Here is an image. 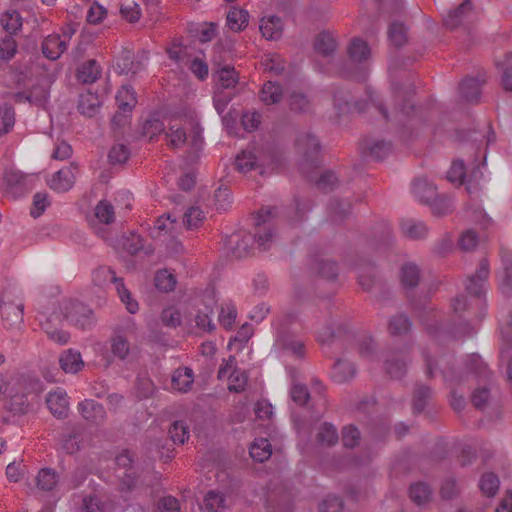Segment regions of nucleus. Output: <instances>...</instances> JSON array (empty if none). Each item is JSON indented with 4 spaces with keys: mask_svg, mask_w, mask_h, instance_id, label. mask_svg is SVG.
I'll list each match as a JSON object with an SVG mask.
<instances>
[{
    "mask_svg": "<svg viewBox=\"0 0 512 512\" xmlns=\"http://www.w3.org/2000/svg\"><path fill=\"white\" fill-rule=\"evenodd\" d=\"M118 112L112 119L115 127L125 126L129 122L130 113L137 104V95L133 87L123 85L116 94Z\"/></svg>",
    "mask_w": 512,
    "mask_h": 512,
    "instance_id": "0eeeda50",
    "label": "nucleus"
},
{
    "mask_svg": "<svg viewBox=\"0 0 512 512\" xmlns=\"http://www.w3.org/2000/svg\"><path fill=\"white\" fill-rule=\"evenodd\" d=\"M69 40V34L47 36L42 43L44 56L50 60L58 59L67 49Z\"/></svg>",
    "mask_w": 512,
    "mask_h": 512,
    "instance_id": "a211bd4d",
    "label": "nucleus"
},
{
    "mask_svg": "<svg viewBox=\"0 0 512 512\" xmlns=\"http://www.w3.org/2000/svg\"><path fill=\"white\" fill-rule=\"evenodd\" d=\"M471 10L470 0H465L458 8L450 11L445 18V25L451 29L462 24L466 15Z\"/></svg>",
    "mask_w": 512,
    "mask_h": 512,
    "instance_id": "c9c22d12",
    "label": "nucleus"
},
{
    "mask_svg": "<svg viewBox=\"0 0 512 512\" xmlns=\"http://www.w3.org/2000/svg\"><path fill=\"white\" fill-rule=\"evenodd\" d=\"M48 95L47 87L38 84L29 90L28 94L25 95V100L37 106H43L47 102Z\"/></svg>",
    "mask_w": 512,
    "mask_h": 512,
    "instance_id": "5fc2aeb1",
    "label": "nucleus"
},
{
    "mask_svg": "<svg viewBox=\"0 0 512 512\" xmlns=\"http://www.w3.org/2000/svg\"><path fill=\"white\" fill-rule=\"evenodd\" d=\"M226 507V499L217 491H209L204 498V509L207 512H220Z\"/></svg>",
    "mask_w": 512,
    "mask_h": 512,
    "instance_id": "37998d69",
    "label": "nucleus"
},
{
    "mask_svg": "<svg viewBox=\"0 0 512 512\" xmlns=\"http://www.w3.org/2000/svg\"><path fill=\"white\" fill-rule=\"evenodd\" d=\"M58 482L55 471L49 468L41 469L37 476V486L45 491L52 490Z\"/></svg>",
    "mask_w": 512,
    "mask_h": 512,
    "instance_id": "09e8293b",
    "label": "nucleus"
},
{
    "mask_svg": "<svg viewBox=\"0 0 512 512\" xmlns=\"http://www.w3.org/2000/svg\"><path fill=\"white\" fill-rule=\"evenodd\" d=\"M61 369L66 373H77L84 366L80 352L68 349L59 358Z\"/></svg>",
    "mask_w": 512,
    "mask_h": 512,
    "instance_id": "a878e982",
    "label": "nucleus"
},
{
    "mask_svg": "<svg viewBox=\"0 0 512 512\" xmlns=\"http://www.w3.org/2000/svg\"><path fill=\"white\" fill-rule=\"evenodd\" d=\"M136 331V324L132 319H127L117 329L110 340L112 354L118 359L124 360L130 351V344L125 334H133Z\"/></svg>",
    "mask_w": 512,
    "mask_h": 512,
    "instance_id": "1a4fd4ad",
    "label": "nucleus"
},
{
    "mask_svg": "<svg viewBox=\"0 0 512 512\" xmlns=\"http://www.w3.org/2000/svg\"><path fill=\"white\" fill-rule=\"evenodd\" d=\"M64 317L72 324L85 329L93 323V312L81 302L69 301L64 306Z\"/></svg>",
    "mask_w": 512,
    "mask_h": 512,
    "instance_id": "f8f14e48",
    "label": "nucleus"
},
{
    "mask_svg": "<svg viewBox=\"0 0 512 512\" xmlns=\"http://www.w3.org/2000/svg\"><path fill=\"white\" fill-rule=\"evenodd\" d=\"M369 104H372L373 106L377 107L380 113L383 115V117L387 120L389 119V116L385 108L382 105L377 106L376 101L371 94L369 95V101L366 103L365 106L359 103H351L348 100V96L346 94L344 95V93L336 94L334 97V105L338 116L350 114L356 111L362 112L366 110V106H368Z\"/></svg>",
    "mask_w": 512,
    "mask_h": 512,
    "instance_id": "4468645a",
    "label": "nucleus"
},
{
    "mask_svg": "<svg viewBox=\"0 0 512 512\" xmlns=\"http://www.w3.org/2000/svg\"><path fill=\"white\" fill-rule=\"evenodd\" d=\"M249 21V14L246 10L233 7L227 14V25L230 30L239 32L244 30Z\"/></svg>",
    "mask_w": 512,
    "mask_h": 512,
    "instance_id": "c756f323",
    "label": "nucleus"
},
{
    "mask_svg": "<svg viewBox=\"0 0 512 512\" xmlns=\"http://www.w3.org/2000/svg\"><path fill=\"white\" fill-rule=\"evenodd\" d=\"M319 275L327 279H333L337 275V265L330 260L321 259L316 263L314 268Z\"/></svg>",
    "mask_w": 512,
    "mask_h": 512,
    "instance_id": "338daca9",
    "label": "nucleus"
},
{
    "mask_svg": "<svg viewBox=\"0 0 512 512\" xmlns=\"http://www.w3.org/2000/svg\"><path fill=\"white\" fill-rule=\"evenodd\" d=\"M467 372L474 374L483 379H488L490 376V371L487 369L486 364L482 361L481 357L477 354H472V355L468 356Z\"/></svg>",
    "mask_w": 512,
    "mask_h": 512,
    "instance_id": "a19ab883",
    "label": "nucleus"
},
{
    "mask_svg": "<svg viewBox=\"0 0 512 512\" xmlns=\"http://www.w3.org/2000/svg\"><path fill=\"white\" fill-rule=\"evenodd\" d=\"M497 66L502 70V85L505 90H512V53L506 54Z\"/></svg>",
    "mask_w": 512,
    "mask_h": 512,
    "instance_id": "603ef678",
    "label": "nucleus"
},
{
    "mask_svg": "<svg viewBox=\"0 0 512 512\" xmlns=\"http://www.w3.org/2000/svg\"><path fill=\"white\" fill-rule=\"evenodd\" d=\"M317 439L323 445L334 444L338 439L336 428L331 424L324 423L319 429Z\"/></svg>",
    "mask_w": 512,
    "mask_h": 512,
    "instance_id": "680f3d73",
    "label": "nucleus"
},
{
    "mask_svg": "<svg viewBox=\"0 0 512 512\" xmlns=\"http://www.w3.org/2000/svg\"><path fill=\"white\" fill-rule=\"evenodd\" d=\"M168 131L166 132L167 143L171 148H179L186 142L190 146V152L193 154L192 158L197 157L198 152L202 149L203 139L199 131H193L192 135L188 138L184 125L186 118L170 116L167 120Z\"/></svg>",
    "mask_w": 512,
    "mask_h": 512,
    "instance_id": "7ed1b4c3",
    "label": "nucleus"
},
{
    "mask_svg": "<svg viewBox=\"0 0 512 512\" xmlns=\"http://www.w3.org/2000/svg\"><path fill=\"white\" fill-rule=\"evenodd\" d=\"M430 205L432 212L435 215L443 216L452 211L453 204L450 197L446 195H436L432 201L428 202Z\"/></svg>",
    "mask_w": 512,
    "mask_h": 512,
    "instance_id": "a18cd8bd",
    "label": "nucleus"
},
{
    "mask_svg": "<svg viewBox=\"0 0 512 512\" xmlns=\"http://www.w3.org/2000/svg\"><path fill=\"white\" fill-rule=\"evenodd\" d=\"M489 275V264L483 259L478 266L476 274L468 279L466 290L474 296L480 297L486 287V279Z\"/></svg>",
    "mask_w": 512,
    "mask_h": 512,
    "instance_id": "aec40b11",
    "label": "nucleus"
},
{
    "mask_svg": "<svg viewBox=\"0 0 512 512\" xmlns=\"http://www.w3.org/2000/svg\"><path fill=\"white\" fill-rule=\"evenodd\" d=\"M193 382V370L188 367H180L173 372L171 387L179 392H187L191 388Z\"/></svg>",
    "mask_w": 512,
    "mask_h": 512,
    "instance_id": "393cba45",
    "label": "nucleus"
},
{
    "mask_svg": "<svg viewBox=\"0 0 512 512\" xmlns=\"http://www.w3.org/2000/svg\"><path fill=\"white\" fill-rule=\"evenodd\" d=\"M282 159V155L276 151L262 152L256 149H247L236 156L235 165L237 170L243 174L258 170L263 175L268 170L279 171L282 169Z\"/></svg>",
    "mask_w": 512,
    "mask_h": 512,
    "instance_id": "f03ea898",
    "label": "nucleus"
},
{
    "mask_svg": "<svg viewBox=\"0 0 512 512\" xmlns=\"http://www.w3.org/2000/svg\"><path fill=\"white\" fill-rule=\"evenodd\" d=\"M296 147L303 154V158L307 163L316 165L320 152V143L314 135L310 133L300 134L296 141Z\"/></svg>",
    "mask_w": 512,
    "mask_h": 512,
    "instance_id": "f3484780",
    "label": "nucleus"
},
{
    "mask_svg": "<svg viewBox=\"0 0 512 512\" xmlns=\"http://www.w3.org/2000/svg\"><path fill=\"white\" fill-rule=\"evenodd\" d=\"M409 496L413 502L420 505L430 498L431 489L427 484L418 482L410 486Z\"/></svg>",
    "mask_w": 512,
    "mask_h": 512,
    "instance_id": "de8ad7c7",
    "label": "nucleus"
},
{
    "mask_svg": "<svg viewBox=\"0 0 512 512\" xmlns=\"http://www.w3.org/2000/svg\"><path fill=\"white\" fill-rule=\"evenodd\" d=\"M292 387H291V398L298 405H304L309 399V393L307 388L296 382V376L291 372Z\"/></svg>",
    "mask_w": 512,
    "mask_h": 512,
    "instance_id": "bf43d9fd",
    "label": "nucleus"
},
{
    "mask_svg": "<svg viewBox=\"0 0 512 512\" xmlns=\"http://www.w3.org/2000/svg\"><path fill=\"white\" fill-rule=\"evenodd\" d=\"M78 411L84 419L91 423L100 424L105 419L104 407L91 399L80 402Z\"/></svg>",
    "mask_w": 512,
    "mask_h": 512,
    "instance_id": "412c9836",
    "label": "nucleus"
},
{
    "mask_svg": "<svg viewBox=\"0 0 512 512\" xmlns=\"http://www.w3.org/2000/svg\"><path fill=\"white\" fill-rule=\"evenodd\" d=\"M84 512H110L115 508L113 502H104L97 496H89L84 498Z\"/></svg>",
    "mask_w": 512,
    "mask_h": 512,
    "instance_id": "79ce46f5",
    "label": "nucleus"
},
{
    "mask_svg": "<svg viewBox=\"0 0 512 512\" xmlns=\"http://www.w3.org/2000/svg\"><path fill=\"white\" fill-rule=\"evenodd\" d=\"M204 306L205 310H198L195 315V323L199 329L203 331H211L214 328V324L210 316L213 313L214 298L210 297Z\"/></svg>",
    "mask_w": 512,
    "mask_h": 512,
    "instance_id": "f704fd0d",
    "label": "nucleus"
},
{
    "mask_svg": "<svg viewBox=\"0 0 512 512\" xmlns=\"http://www.w3.org/2000/svg\"><path fill=\"white\" fill-rule=\"evenodd\" d=\"M315 50L323 56H329L336 49V42L332 34L319 33L314 43Z\"/></svg>",
    "mask_w": 512,
    "mask_h": 512,
    "instance_id": "ea45409f",
    "label": "nucleus"
},
{
    "mask_svg": "<svg viewBox=\"0 0 512 512\" xmlns=\"http://www.w3.org/2000/svg\"><path fill=\"white\" fill-rule=\"evenodd\" d=\"M500 481L494 473H485L482 475L479 487L483 494L493 497L499 489Z\"/></svg>",
    "mask_w": 512,
    "mask_h": 512,
    "instance_id": "49530a36",
    "label": "nucleus"
},
{
    "mask_svg": "<svg viewBox=\"0 0 512 512\" xmlns=\"http://www.w3.org/2000/svg\"><path fill=\"white\" fill-rule=\"evenodd\" d=\"M176 285L175 276L168 270H161L155 276V286L157 289L169 292L174 289Z\"/></svg>",
    "mask_w": 512,
    "mask_h": 512,
    "instance_id": "864d4df0",
    "label": "nucleus"
},
{
    "mask_svg": "<svg viewBox=\"0 0 512 512\" xmlns=\"http://www.w3.org/2000/svg\"><path fill=\"white\" fill-rule=\"evenodd\" d=\"M181 225L172 219L170 214L162 215L154 223V226L150 232L151 237L160 239L167 243V246H172L177 251V247L180 244L177 241V236L180 233Z\"/></svg>",
    "mask_w": 512,
    "mask_h": 512,
    "instance_id": "6e6552de",
    "label": "nucleus"
},
{
    "mask_svg": "<svg viewBox=\"0 0 512 512\" xmlns=\"http://www.w3.org/2000/svg\"><path fill=\"white\" fill-rule=\"evenodd\" d=\"M169 435L174 444H184L189 438V427L183 421H175L169 429Z\"/></svg>",
    "mask_w": 512,
    "mask_h": 512,
    "instance_id": "3c124183",
    "label": "nucleus"
},
{
    "mask_svg": "<svg viewBox=\"0 0 512 512\" xmlns=\"http://www.w3.org/2000/svg\"><path fill=\"white\" fill-rule=\"evenodd\" d=\"M460 93L467 101H476L481 93V80L479 78H466L460 84Z\"/></svg>",
    "mask_w": 512,
    "mask_h": 512,
    "instance_id": "4c0bfd02",
    "label": "nucleus"
},
{
    "mask_svg": "<svg viewBox=\"0 0 512 512\" xmlns=\"http://www.w3.org/2000/svg\"><path fill=\"white\" fill-rule=\"evenodd\" d=\"M348 54L352 62L359 64V72L353 77L357 80H364L367 75V62L371 54L368 44L360 38H354L348 46Z\"/></svg>",
    "mask_w": 512,
    "mask_h": 512,
    "instance_id": "9b49d317",
    "label": "nucleus"
},
{
    "mask_svg": "<svg viewBox=\"0 0 512 512\" xmlns=\"http://www.w3.org/2000/svg\"><path fill=\"white\" fill-rule=\"evenodd\" d=\"M420 279V270L413 263H406L401 269V282L405 287H414Z\"/></svg>",
    "mask_w": 512,
    "mask_h": 512,
    "instance_id": "c03bdc74",
    "label": "nucleus"
},
{
    "mask_svg": "<svg viewBox=\"0 0 512 512\" xmlns=\"http://www.w3.org/2000/svg\"><path fill=\"white\" fill-rule=\"evenodd\" d=\"M22 18L19 12L12 10L2 14V29L7 32L8 37H2V60L14 56L17 49V43L14 36L21 30Z\"/></svg>",
    "mask_w": 512,
    "mask_h": 512,
    "instance_id": "423d86ee",
    "label": "nucleus"
},
{
    "mask_svg": "<svg viewBox=\"0 0 512 512\" xmlns=\"http://www.w3.org/2000/svg\"><path fill=\"white\" fill-rule=\"evenodd\" d=\"M465 177V166L462 161H454L447 173V179L456 185H462Z\"/></svg>",
    "mask_w": 512,
    "mask_h": 512,
    "instance_id": "e2e57ef3",
    "label": "nucleus"
},
{
    "mask_svg": "<svg viewBox=\"0 0 512 512\" xmlns=\"http://www.w3.org/2000/svg\"><path fill=\"white\" fill-rule=\"evenodd\" d=\"M78 173V166L71 163L69 166L64 167L53 174L48 180L49 187L56 192H66L70 190L76 180Z\"/></svg>",
    "mask_w": 512,
    "mask_h": 512,
    "instance_id": "2eb2a0df",
    "label": "nucleus"
},
{
    "mask_svg": "<svg viewBox=\"0 0 512 512\" xmlns=\"http://www.w3.org/2000/svg\"><path fill=\"white\" fill-rule=\"evenodd\" d=\"M24 393H14L13 389H5V393H7L5 399H2V406L5 407L8 411L13 414L24 413L27 409V395L28 394H39L43 391V383L37 378L33 376L23 377L20 381L17 382Z\"/></svg>",
    "mask_w": 512,
    "mask_h": 512,
    "instance_id": "20e7f679",
    "label": "nucleus"
},
{
    "mask_svg": "<svg viewBox=\"0 0 512 512\" xmlns=\"http://www.w3.org/2000/svg\"><path fill=\"white\" fill-rule=\"evenodd\" d=\"M218 81L223 88H232L238 82V75L235 69L229 65L218 69Z\"/></svg>",
    "mask_w": 512,
    "mask_h": 512,
    "instance_id": "8fccbe9b",
    "label": "nucleus"
},
{
    "mask_svg": "<svg viewBox=\"0 0 512 512\" xmlns=\"http://www.w3.org/2000/svg\"><path fill=\"white\" fill-rule=\"evenodd\" d=\"M499 289L506 296L512 295V253L502 250L500 254V267L497 271Z\"/></svg>",
    "mask_w": 512,
    "mask_h": 512,
    "instance_id": "dca6fc26",
    "label": "nucleus"
},
{
    "mask_svg": "<svg viewBox=\"0 0 512 512\" xmlns=\"http://www.w3.org/2000/svg\"><path fill=\"white\" fill-rule=\"evenodd\" d=\"M218 378L220 380L227 379L229 382V390L234 392L242 391L247 383V375L244 371H239L236 368V359L234 356H230L220 366Z\"/></svg>",
    "mask_w": 512,
    "mask_h": 512,
    "instance_id": "9d476101",
    "label": "nucleus"
},
{
    "mask_svg": "<svg viewBox=\"0 0 512 512\" xmlns=\"http://www.w3.org/2000/svg\"><path fill=\"white\" fill-rule=\"evenodd\" d=\"M100 104L101 102L98 96L91 92H87L80 96L78 108L83 115L92 117L96 114Z\"/></svg>",
    "mask_w": 512,
    "mask_h": 512,
    "instance_id": "58836bf2",
    "label": "nucleus"
},
{
    "mask_svg": "<svg viewBox=\"0 0 512 512\" xmlns=\"http://www.w3.org/2000/svg\"><path fill=\"white\" fill-rule=\"evenodd\" d=\"M289 105L293 111L304 112L309 108V100L301 92L293 91L289 95Z\"/></svg>",
    "mask_w": 512,
    "mask_h": 512,
    "instance_id": "774afa93",
    "label": "nucleus"
},
{
    "mask_svg": "<svg viewBox=\"0 0 512 512\" xmlns=\"http://www.w3.org/2000/svg\"><path fill=\"white\" fill-rule=\"evenodd\" d=\"M204 212L198 207H191L184 214V223L188 228H197L204 220Z\"/></svg>",
    "mask_w": 512,
    "mask_h": 512,
    "instance_id": "69168bd1",
    "label": "nucleus"
},
{
    "mask_svg": "<svg viewBox=\"0 0 512 512\" xmlns=\"http://www.w3.org/2000/svg\"><path fill=\"white\" fill-rule=\"evenodd\" d=\"M388 37L393 45L402 46L407 40L406 28L402 23L393 22L389 27Z\"/></svg>",
    "mask_w": 512,
    "mask_h": 512,
    "instance_id": "6e6d98bb",
    "label": "nucleus"
},
{
    "mask_svg": "<svg viewBox=\"0 0 512 512\" xmlns=\"http://www.w3.org/2000/svg\"><path fill=\"white\" fill-rule=\"evenodd\" d=\"M284 349L291 351L294 355L300 357L304 354L303 342L293 339L289 336L278 335L276 340Z\"/></svg>",
    "mask_w": 512,
    "mask_h": 512,
    "instance_id": "4d7b16f0",
    "label": "nucleus"
},
{
    "mask_svg": "<svg viewBox=\"0 0 512 512\" xmlns=\"http://www.w3.org/2000/svg\"><path fill=\"white\" fill-rule=\"evenodd\" d=\"M412 193L419 201L428 203L437 195L436 188L426 177H418L412 183Z\"/></svg>",
    "mask_w": 512,
    "mask_h": 512,
    "instance_id": "b1692460",
    "label": "nucleus"
},
{
    "mask_svg": "<svg viewBox=\"0 0 512 512\" xmlns=\"http://www.w3.org/2000/svg\"><path fill=\"white\" fill-rule=\"evenodd\" d=\"M450 308L452 312L451 321L453 322V325L463 327V330L466 331L468 328V323L463 317V313L466 311L467 308L466 297L464 295H459L455 297L451 301Z\"/></svg>",
    "mask_w": 512,
    "mask_h": 512,
    "instance_id": "c85d7f7f",
    "label": "nucleus"
},
{
    "mask_svg": "<svg viewBox=\"0 0 512 512\" xmlns=\"http://www.w3.org/2000/svg\"><path fill=\"white\" fill-rule=\"evenodd\" d=\"M92 282L95 286L104 288L110 283L115 285L117 294L121 302L125 305L127 311L135 314L139 310L138 302L132 297L130 291L126 289L122 278H117L115 272L108 266H101L94 270Z\"/></svg>",
    "mask_w": 512,
    "mask_h": 512,
    "instance_id": "39448f33",
    "label": "nucleus"
},
{
    "mask_svg": "<svg viewBox=\"0 0 512 512\" xmlns=\"http://www.w3.org/2000/svg\"><path fill=\"white\" fill-rule=\"evenodd\" d=\"M405 368V355L402 352H393L385 359V369L391 377H401Z\"/></svg>",
    "mask_w": 512,
    "mask_h": 512,
    "instance_id": "cd10ccee",
    "label": "nucleus"
},
{
    "mask_svg": "<svg viewBox=\"0 0 512 512\" xmlns=\"http://www.w3.org/2000/svg\"><path fill=\"white\" fill-rule=\"evenodd\" d=\"M402 233L411 239H421L427 234V227L421 221L403 219L400 223Z\"/></svg>",
    "mask_w": 512,
    "mask_h": 512,
    "instance_id": "7c9ffc66",
    "label": "nucleus"
},
{
    "mask_svg": "<svg viewBox=\"0 0 512 512\" xmlns=\"http://www.w3.org/2000/svg\"><path fill=\"white\" fill-rule=\"evenodd\" d=\"M116 469V476L121 480V489L132 490L136 486V479L133 477L132 457L128 450H123L118 454L114 460Z\"/></svg>",
    "mask_w": 512,
    "mask_h": 512,
    "instance_id": "ddd939ff",
    "label": "nucleus"
},
{
    "mask_svg": "<svg viewBox=\"0 0 512 512\" xmlns=\"http://www.w3.org/2000/svg\"><path fill=\"white\" fill-rule=\"evenodd\" d=\"M355 374L353 364L347 360H338L331 371L332 379L337 383H343L351 379Z\"/></svg>",
    "mask_w": 512,
    "mask_h": 512,
    "instance_id": "473e14b6",
    "label": "nucleus"
},
{
    "mask_svg": "<svg viewBox=\"0 0 512 512\" xmlns=\"http://www.w3.org/2000/svg\"><path fill=\"white\" fill-rule=\"evenodd\" d=\"M260 31L266 39H277L281 36L282 21L279 17H263L260 22Z\"/></svg>",
    "mask_w": 512,
    "mask_h": 512,
    "instance_id": "bb28decb",
    "label": "nucleus"
},
{
    "mask_svg": "<svg viewBox=\"0 0 512 512\" xmlns=\"http://www.w3.org/2000/svg\"><path fill=\"white\" fill-rule=\"evenodd\" d=\"M46 403L51 413L57 417H63L68 410V396L62 388L49 392Z\"/></svg>",
    "mask_w": 512,
    "mask_h": 512,
    "instance_id": "4be33fe9",
    "label": "nucleus"
},
{
    "mask_svg": "<svg viewBox=\"0 0 512 512\" xmlns=\"http://www.w3.org/2000/svg\"><path fill=\"white\" fill-rule=\"evenodd\" d=\"M167 120H169V117H164L159 112L151 113L142 125L143 136L149 138V140H153L165 130Z\"/></svg>",
    "mask_w": 512,
    "mask_h": 512,
    "instance_id": "5701e85b",
    "label": "nucleus"
},
{
    "mask_svg": "<svg viewBox=\"0 0 512 512\" xmlns=\"http://www.w3.org/2000/svg\"><path fill=\"white\" fill-rule=\"evenodd\" d=\"M49 205L50 201L47 193H36L33 197L32 207L30 210L31 216L34 218L41 216Z\"/></svg>",
    "mask_w": 512,
    "mask_h": 512,
    "instance_id": "13d9d810",
    "label": "nucleus"
},
{
    "mask_svg": "<svg viewBox=\"0 0 512 512\" xmlns=\"http://www.w3.org/2000/svg\"><path fill=\"white\" fill-rule=\"evenodd\" d=\"M100 66L95 60L83 63L78 69V79L83 83H93L100 75Z\"/></svg>",
    "mask_w": 512,
    "mask_h": 512,
    "instance_id": "e433bc0d",
    "label": "nucleus"
},
{
    "mask_svg": "<svg viewBox=\"0 0 512 512\" xmlns=\"http://www.w3.org/2000/svg\"><path fill=\"white\" fill-rule=\"evenodd\" d=\"M411 327V323L409 319L404 315H397L393 317L389 322V330L392 334L401 335L406 332Z\"/></svg>",
    "mask_w": 512,
    "mask_h": 512,
    "instance_id": "0e129e2a",
    "label": "nucleus"
},
{
    "mask_svg": "<svg viewBox=\"0 0 512 512\" xmlns=\"http://www.w3.org/2000/svg\"><path fill=\"white\" fill-rule=\"evenodd\" d=\"M95 216L100 222L109 224L114 220V208L109 202L100 201L95 208Z\"/></svg>",
    "mask_w": 512,
    "mask_h": 512,
    "instance_id": "052dcab7",
    "label": "nucleus"
},
{
    "mask_svg": "<svg viewBox=\"0 0 512 512\" xmlns=\"http://www.w3.org/2000/svg\"><path fill=\"white\" fill-rule=\"evenodd\" d=\"M147 61L146 52H141L133 57L132 53L128 50L123 51L121 58L117 60V67L120 70V73L125 74H136L138 73L144 66Z\"/></svg>",
    "mask_w": 512,
    "mask_h": 512,
    "instance_id": "6ab92c4d",
    "label": "nucleus"
},
{
    "mask_svg": "<svg viewBox=\"0 0 512 512\" xmlns=\"http://www.w3.org/2000/svg\"><path fill=\"white\" fill-rule=\"evenodd\" d=\"M282 95V88L272 81L264 83L260 91V99L266 105L278 103L281 100Z\"/></svg>",
    "mask_w": 512,
    "mask_h": 512,
    "instance_id": "72a5a7b5",
    "label": "nucleus"
},
{
    "mask_svg": "<svg viewBox=\"0 0 512 512\" xmlns=\"http://www.w3.org/2000/svg\"><path fill=\"white\" fill-rule=\"evenodd\" d=\"M273 215V208L263 207L255 215V232L253 235L245 231H239L230 236L229 245L235 257L241 258L248 255L255 244L262 250L270 248L274 235Z\"/></svg>",
    "mask_w": 512,
    "mask_h": 512,
    "instance_id": "f257e3e1",
    "label": "nucleus"
},
{
    "mask_svg": "<svg viewBox=\"0 0 512 512\" xmlns=\"http://www.w3.org/2000/svg\"><path fill=\"white\" fill-rule=\"evenodd\" d=\"M249 453L255 461L264 462L272 454L271 444L267 438H257L252 442Z\"/></svg>",
    "mask_w": 512,
    "mask_h": 512,
    "instance_id": "2f4dec72",
    "label": "nucleus"
}]
</instances>
